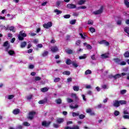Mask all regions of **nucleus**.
I'll return each mask as SVG.
<instances>
[{"instance_id": "obj_20", "label": "nucleus", "mask_w": 129, "mask_h": 129, "mask_svg": "<svg viewBox=\"0 0 129 129\" xmlns=\"http://www.w3.org/2000/svg\"><path fill=\"white\" fill-rule=\"evenodd\" d=\"M45 102H47V99L39 101L38 102V103L39 104H44V103H45Z\"/></svg>"}, {"instance_id": "obj_2", "label": "nucleus", "mask_w": 129, "mask_h": 129, "mask_svg": "<svg viewBox=\"0 0 129 129\" xmlns=\"http://www.w3.org/2000/svg\"><path fill=\"white\" fill-rule=\"evenodd\" d=\"M114 61L119 65H126V62L123 61H121L118 58H114Z\"/></svg>"}, {"instance_id": "obj_4", "label": "nucleus", "mask_w": 129, "mask_h": 129, "mask_svg": "<svg viewBox=\"0 0 129 129\" xmlns=\"http://www.w3.org/2000/svg\"><path fill=\"white\" fill-rule=\"evenodd\" d=\"M35 114H36V112L34 111L30 112L28 116V118L30 120L33 119V118H34Z\"/></svg>"}, {"instance_id": "obj_38", "label": "nucleus", "mask_w": 129, "mask_h": 129, "mask_svg": "<svg viewBox=\"0 0 129 129\" xmlns=\"http://www.w3.org/2000/svg\"><path fill=\"white\" fill-rule=\"evenodd\" d=\"M70 107L71 108H72V109H74V108H77V107H78V105H75V106H74L73 105H71L70 106Z\"/></svg>"}, {"instance_id": "obj_22", "label": "nucleus", "mask_w": 129, "mask_h": 129, "mask_svg": "<svg viewBox=\"0 0 129 129\" xmlns=\"http://www.w3.org/2000/svg\"><path fill=\"white\" fill-rule=\"evenodd\" d=\"M26 45H27V42H26V41L23 42L21 43V47L25 48V47H26Z\"/></svg>"}, {"instance_id": "obj_44", "label": "nucleus", "mask_w": 129, "mask_h": 129, "mask_svg": "<svg viewBox=\"0 0 129 129\" xmlns=\"http://www.w3.org/2000/svg\"><path fill=\"white\" fill-rule=\"evenodd\" d=\"M55 102H56V103H57V104H60V103H61L62 101L60 100V99H58L56 100Z\"/></svg>"}, {"instance_id": "obj_57", "label": "nucleus", "mask_w": 129, "mask_h": 129, "mask_svg": "<svg viewBox=\"0 0 129 129\" xmlns=\"http://www.w3.org/2000/svg\"><path fill=\"white\" fill-rule=\"evenodd\" d=\"M86 112L87 113H91V109H90V108L87 109L86 110Z\"/></svg>"}, {"instance_id": "obj_61", "label": "nucleus", "mask_w": 129, "mask_h": 129, "mask_svg": "<svg viewBox=\"0 0 129 129\" xmlns=\"http://www.w3.org/2000/svg\"><path fill=\"white\" fill-rule=\"evenodd\" d=\"M67 101H68V102H69V103H71V102H73V100H72L71 99H70V98H68V99H67Z\"/></svg>"}, {"instance_id": "obj_46", "label": "nucleus", "mask_w": 129, "mask_h": 129, "mask_svg": "<svg viewBox=\"0 0 129 129\" xmlns=\"http://www.w3.org/2000/svg\"><path fill=\"white\" fill-rule=\"evenodd\" d=\"M23 125L25 126H30V124L28 122H23Z\"/></svg>"}, {"instance_id": "obj_39", "label": "nucleus", "mask_w": 129, "mask_h": 129, "mask_svg": "<svg viewBox=\"0 0 129 129\" xmlns=\"http://www.w3.org/2000/svg\"><path fill=\"white\" fill-rule=\"evenodd\" d=\"M62 74H63V75H69L70 74V72L66 71L65 72H63L62 73Z\"/></svg>"}, {"instance_id": "obj_25", "label": "nucleus", "mask_w": 129, "mask_h": 129, "mask_svg": "<svg viewBox=\"0 0 129 129\" xmlns=\"http://www.w3.org/2000/svg\"><path fill=\"white\" fill-rule=\"evenodd\" d=\"M121 77V75L117 74L116 75L113 76V78H114V79H117V78H119Z\"/></svg>"}, {"instance_id": "obj_54", "label": "nucleus", "mask_w": 129, "mask_h": 129, "mask_svg": "<svg viewBox=\"0 0 129 129\" xmlns=\"http://www.w3.org/2000/svg\"><path fill=\"white\" fill-rule=\"evenodd\" d=\"M123 118H124L125 119H129V115H124L123 116Z\"/></svg>"}, {"instance_id": "obj_11", "label": "nucleus", "mask_w": 129, "mask_h": 129, "mask_svg": "<svg viewBox=\"0 0 129 129\" xmlns=\"http://www.w3.org/2000/svg\"><path fill=\"white\" fill-rule=\"evenodd\" d=\"M99 44H104L105 46H109V43L104 40H103L99 42Z\"/></svg>"}, {"instance_id": "obj_17", "label": "nucleus", "mask_w": 129, "mask_h": 129, "mask_svg": "<svg viewBox=\"0 0 129 129\" xmlns=\"http://www.w3.org/2000/svg\"><path fill=\"white\" fill-rule=\"evenodd\" d=\"M57 123H62L64 121V118H58L56 120Z\"/></svg>"}, {"instance_id": "obj_45", "label": "nucleus", "mask_w": 129, "mask_h": 129, "mask_svg": "<svg viewBox=\"0 0 129 129\" xmlns=\"http://www.w3.org/2000/svg\"><path fill=\"white\" fill-rule=\"evenodd\" d=\"M33 97V95H29V96H28L26 98L28 100H30V99H32Z\"/></svg>"}, {"instance_id": "obj_47", "label": "nucleus", "mask_w": 129, "mask_h": 129, "mask_svg": "<svg viewBox=\"0 0 129 129\" xmlns=\"http://www.w3.org/2000/svg\"><path fill=\"white\" fill-rule=\"evenodd\" d=\"M60 80V79L59 78H55L54 79V82H59Z\"/></svg>"}, {"instance_id": "obj_5", "label": "nucleus", "mask_w": 129, "mask_h": 129, "mask_svg": "<svg viewBox=\"0 0 129 129\" xmlns=\"http://www.w3.org/2000/svg\"><path fill=\"white\" fill-rule=\"evenodd\" d=\"M52 25V22H48L47 23L43 24V27H44L45 29H49V28H51Z\"/></svg>"}, {"instance_id": "obj_49", "label": "nucleus", "mask_w": 129, "mask_h": 129, "mask_svg": "<svg viewBox=\"0 0 129 129\" xmlns=\"http://www.w3.org/2000/svg\"><path fill=\"white\" fill-rule=\"evenodd\" d=\"M41 78H40V77H36L35 78V81H40L41 80Z\"/></svg>"}, {"instance_id": "obj_15", "label": "nucleus", "mask_w": 129, "mask_h": 129, "mask_svg": "<svg viewBox=\"0 0 129 129\" xmlns=\"http://www.w3.org/2000/svg\"><path fill=\"white\" fill-rule=\"evenodd\" d=\"M13 114H19L20 113V109H15L13 111Z\"/></svg>"}, {"instance_id": "obj_16", "label": "nucleus", "mask_w": 129, "mask_h": 129, "mask_svg": "<svg viewBox=\"0 0 129 129\" xmlns=\"http://www.w3.org/2000/svg\"><path fill=\"white\" fill-rule=\"evenodd\" d=\"M54 13H55L56 15H60V14H62V12L58 9L54 10Z\"/></svg>"}, {"instance_id": "obj_55", "label": "nucleus", "mask_w": 129, "mask_h": 129, "mask_svg": "<svg viewBox=\"0 0 129 129\" xmlns=\"http://www.w3.org/2000/svg\"><path fill=\"white\" fill-rule=\"evenodd\" d=\"M81 43V41L78 40L76 41V45H77V46H79V45H80Z\"/></svg>"}, {"instance_id": "obj_51", "label": "nucleus", "mask_w": 129, "mask_h": 129, "mask_svg": "<svg viewBox=\"0 0 129 129\" xmlns=\"http://www.w3.org/2000/svg\"><path fill=\"white\" fill-rule=\"evenodd\" d=\"M70 17H71L70 15H66L63 16V18L64 19H69Z\"/></svg>"}, {"instance_id": "obj_60", "label": "nucleus", "mask_w": 129, "mask_h": 129, "mask_svg": "<svg viewBox=\"0 0 129 129\" xmlns=\"http://www.w3.org/2000/svg\"><path fill=\"white\" fill-rule=\"evenodd\" d=\"M37 47H38V48H43V45L42 44H38Z\"/></svg>"}, {"instance_id": "obj_53", "label": "nucleus", "mask_w": 129, "mask_h": 129, "mask_svg": "<svg viewBox=\"0 0 129 129\" xmlns=\"http://www.w3.org/2000/svg\"><path fill=\"white\" fill-rule=\"evenodd\" d=\"M120 92L121 94H124V93H126V90H121Z\"/></svg>"}, {"instance_id": "obj_7", "label": "nucleus", "mask_w": 129, "mask_h": 129, "mask_svg": "<svg viewBox=\"0 0 129 129\" xmlns=\"http://www.w3.org/2000/svg\"><path fill=\"white\" fill-rule=\"evenodd\" d=\"M76 5L73 4H69L67 5L68 9H76Z\"/></svg>"}, {"instance_id": "obj_59", "label": "nucleus", "mask_w": 129, "mask_h": 129, "mask_svg": "<svg viewBox=\"0 0 129 129\" xmlns=\"http://www.w3.org/2000/svg\"><path fill=\"white\" fill-rule=\"evenodd\" d=\"M86 88L87 89H91V85H86Z\"/></svg>"}, {"instance_id": "obj_21", "label": "nucleus", "mask_w": 129, "mask_h": 129, "mask_svg": "<svg viewBox=\"0 0 129 129\" xmlns=\"http://www.w3.org/2000/svg\"><path fill=\"white\" fill-rule=\"evenodd\" d=\"M15 97V95H8L7 97H6V98H7V99H13V98Z\"/></svg>"}, {"instance_id": "obj_56", "label": "nucleus", "mask_w": 129, "mask_h": 129, "mask_svg": "<svg viewBox=\"0 0 129 129\" xmlns=\"http://www.w3.org/2000/svg\"><path fill=\"white\" fill-rule=\"evenodd\" d=\"M53 126L55 128H58V127H59V125H58V124L54 123L53 124Z\"/></svg>"}, {"instance_id": "obj_42", "label": "nucleus", "mask_w": 129, "mask_h": 129, "mask_svg": "<svg viewBox=\"0 0 129 129\" xmlns=\"http://www.w3.org/2000/svg\"><path fill=\"white\" fill-rule=\"evenodd\" d=\"M124 56L126 58H128V57H129V52L126 51V52H125V53L124 54Z\"/></svg>"}, {"instance_id": "obj_26", "label": "nucleus", "mask_w": 129, "mask_h": 129, "mask_svg": "<svg viewBox=\"0 0 129 129\" xmlns=\"http://www.w3.org/2000/svg\"><path fill=\"white\" fill-rule=\"evenodd\" d=\"M124 3L126 7L129 8V0H124Z\"/></svg>"}, {"instance_id": "obj_19", "label": "nucleus", "mask_w": 129, "mask_h": 129, "mask_svg": "<svg viewBox=\"0 0 129 129\" xmlns=\"http://www.w3.org/2000/svg\"><path fill=\"white\" fill-rule=\"evenodd\" d=\"M72 114L74 117H75L76 116H79V112H73L72 113Z\"/></svg>"}, {"instance_id": "obj_10", "label": "nucleus", "mask_w": 129, "mask_h": 129, "mask_svg": "<svg viewBox=\"0 0 129 129\" xmlns=\"http://www.w3.org/2000/svg\"><path fill=\"white\" fill-rule=\"evenodd\" d=\"M86 2H87V0H79L78 1V5H79V6H82V5H84Z\"/></svg>"}, {"instance_id": "obj_30", "label": "nucleus", "mask_w": 129, "mask_h": 129, "mask_svg": "<svg viewBox=\"0 0 129 129\" xmlns=\"http://www.w3.org/2000/svg\"><path fill=\"white\" fill-rule=\"evenodd\" d=\"M73 89H74V91H79V87H78L77 86H74L73 87Z\"/></svg>"}, {"instance_id": "obj_62", "label": "nucleus", "mask_w": 129, "mask_h": 129, "mask_svg": "<svg viewBox=\"0 0 129 129\" xmlns=\"http://www.w3.org/2000/svg\"><path fill=\"white\" fill-rule=\"evenodd\" d=\"M87 49H90V50H91V49H92V47L90 45H88L87 46Z\"/></svg>"}, {"instance_id": "obj_3", "label": "nucleus", "mask_w": 129, "mask_h": 129, "mask_svg": "<svg viewBox=\"0 0 129 129\" xmlns=\"http://www.w3.org/2000/svg\"><path fill=\"white\" fill-rule=\"evenodd\" d=\"M102 12H103V6H101L98 10L94 11L93 14L94 15H100V14H102Z\"/></svg>"}, {"instance_id": "obj_58", "label": "nucleus", "mask_w": 129, "mask_h": 129, "mask_svg": "<svg viewBox=\"0 0 129 129\" xmlns=\"http://www.w3.org/2000/svg\"><path fill=\"white\" fill-rule=\"evenodd\" d=\"M91 58L92 60H95L96 59L95 55L93 54V55H91Z\"/></svg>"}, {"instance_id": "obj_23", "label": "nucleus", "mask_w": 129, "mask_h": 129, "mask_svg": "<svg viewBox=\"0 0 129 129\" xmlns=\"http://www.w3.org/2000/svg\"><path fill=\"white\" fill-rule=\"evenodd\" d=\"M87 57V54H84L82 56H79V59L81 60L82 59H85Z\"/></svg>"}, {"instance_id": "obj_18", "label": "nucleus", "mask_w": 129, "mask_h": 129, "mask_svg": "<svg viewBox=\"0 0 129 129\" xmlns=\"http://www.w3.org/2000/svg\"><path fill=\"white\" fill-rule=\"evenodd\" d=\"M72 65L75 67V68H77L78 67V64L75 61H73L72 62Z\"/></svg>"}, {"instance_id": "obj_6", "label": "nucleus", "mask_w": 129, "mask_h": 129, "mask_svg": "<svg viewBox=\"0 0 129 129\" xmlns=\"http://www.w3.org/2000/svg\"><path fill=\"white\" fill-rule=\"evenodd\" d=\"M4 47H5V50L6 51H8V50L10 49V45L9 44V41H6L4 43L3 45Z\"/></svg>"}, {"instance_id": "obj_27", "label": "nucleus", "mask_w": 129, "mask_h": 129, "mask_svg": "<svg viewBox=\"0 0 129 129\" xmlns=\"http://www.w3.org/2000/svg\"><path fill=\"white\" fill-rule=\"evenodd\" d=\"M9 29L10 31H12V32H13V33L16 32V29H15V27H14V26H11L9 28Z\"/></svg>"}, {"instance_id": "obj_40", "label": "nucleus", "mask_w": 129, "mask_h": 129, "mask_svg": "<svg viewBox=\"0 0 129 129\" xmlns=\"http://www.w3.org/2000/svg\"><path fill=\"white\" fill-rule=\"evenodd\" d=\"M91 70H88L85 72V74H86V75H88V74H91Z\"/></svg>"}, {"instance_id": "obj_12", "label": "nucleus", "mask_w": 129, "mask_h": 129, "mask_svg": "<svg viewBox=\"0 0 129 129\" xmlns=\"http://www.w3.org/2000/svg\"><path fill=\"white\" fill-rule=\"evenodd\" d=\"M42 125H43V126H49V125H50V122L43 121L42 123Z\"/></svg>"}, {"instance_id": "obj_32", "label": "nucleus", "mask_w": 129, "mask_h": 129, "mask_svg": "<svg viewBox=\"0 0 129 129\" xmlns=\"http://www.w3.org/2000/svg\"><path fill=\"white\" fill-rule=\"evenodd\" d=\"M87 7L86 6H81L78 8H77L78 10H85V9H87Z\"/></svg>"}, {"instance_id": "obj_43", "label": "nucleus", "mask_w": 129, "mask_h": 129, "mask_svg": "<svg viewBox=\"0 0 129 129\" xmlns=\"http://www.w3.org/2000/svg\"><path fill=\"white\" fill-rule=\"evenodd\" d=\"M72 97H73V98H75V99H78V97H77V95L76 94H72Z\"/></svg>"}, {"instance_id": "obj_33", "label": "nucleus", "mask_w": 129, "mask_h": 129, "mask_svg": "<svg viewBox=\"0 0 129 129\" xmlns=\"http://www.w3.org/2000/svg\"><path fill=\"white\" fill-rule=\"evenodd\" d=\"M48 53H49V52L48 51H44L42 55L43 57H46V56H47Z\"/></svg>"}, {"instance_id": "obj_64", "label": "nucleus", "mask_w": 129, "mask_h": 129, "mask_svg": "<svg viewBox=\"0 0 129 129\" xmlns=\"http://www.w3.org/2000/svg\"><path fill=\"white\" fill-rule=\"evenodd\" d=\"M29 35H30V36L32 37H34V36H36V33H29Z\"/></svg>"}, {"instance_id": "obj_24", "label": "nucleus", "mask_w": 129, "mask_h": 129, "mask_svg": "<svg viewBox=\"0 0 129 129\" xmlns=\"http://www.w3.org/2000/svg\"><path fill=\"white\" fill-rule=\"evenodd\" d=\"M119 104L122 105V104H126V101L125 100H120L119 101Z\"/></svg>"}, {"instance_id": "obj_36", "label": "nucleus", "mask_w": 129, "mask_h": 129, "mask_svg": "<svg viewBox=\"0 0 129 129\" xmlns=\"http://www.w3.org/2000/svg\"><path fill=\"white\" fill-rule=\"evenodd\" d=\"M114 115H115V116H117V115H119V112L117 110H115L114 112Z\"/></svg>"}, {"instance_id": "obj_1", "label": "nucleus", "mask_w": 129, "mask_h": 129, "mask_svg": "<svg viewBox=\"0 0 129 129\" xmlns=\"http://www.w3.org/2000/svg\"><path fill=\"white\" fill-rule=\"evenodd\" d=\"M23 37H27V34L25 33V31H21L20 34L18 35V39L20 41H23L24 40Z\"/></svg>"}, {"instance_id": "obj_28", "label": "nucleus", "mask_w": 129, "mask_h": 129, "mask_svg": "<svg viewBox=\"0 0 129 129\" xmlns=\"http://www.w3.org/2000/svg\"><path fill=\"white\" fill-rule=\"evenodd\" d=\"M124 31L125 33H126L127 35H129V27H125L124 28Z\"/></svg>"}, {"instance_id": "obj_29", "label": "nucleus", "mask_w": 129, "mask_h": 129, "mask_svg": "<svg viewBox=\"0 0 129 129\" xmlns=\"http://www.w3.org/2000/svg\"><path fill=\"white\" fill-rule=\"evenodd\" d=\"M8 54H9V55L12 56L15 54V51L14 50H10L8 51Z\"/></svg>"}, {"instance_id": "obj_48", "label": "nucleus", "mask_w": 129, "mask_h": 129, "mask_svg": "<svg viewBox=\"0 0 129 129\" xmlns=\"http://www.w3.org/2000/svg\"><path fill=\"white\" fill-rule=\"evenodd\" d=\"M89 30L90 32H91V33H94L95 32V29H94V28H90Z\"/></svg>"}, {"instance_id": "obj_34", "label": "nucleus", "mask_w": 129, "mask_h": 129, "mask_svg": "<svg viewBox=\"0 0 129 129\" xmlns=\"http://www.w3.org/2000/svg\"><path fill=\"white\" fill-rule=\"evenodd\" d=\"M66 51L68 54H72V53H73V50L71 49H67Z\"/></svg>"}, {"instance_id": "obj_63", "label": "nucleus", "mask_w": 129, "mask_h": 129, "mask_svg": "<svg viewBox=\"0 0 129 129\" xmlns=\"http://www.w3.org/2000/svg\"><path fill=\"white\" fill-rule=\"evenodd\" d=\"M68 82H71L72 81V78H69L67 79Z\"/></svg>"}, {"instance_id": "obj_52", "label": "nucleus", "mask_w": 129, "mask_h": 129, "mask_svg": "<svg viewBox=\"0 0 129 129\" xmlns=\"http://www.w3.org/2000/svg\"><path fill=\"white\" fill-rule=\"evenodd\" d=\"M72 129H79V126L78 125H74L72 127Z\"/></svg>"}, {"instance_id": "obj_13", "label": "nucleus", "mask_w": 129, "mask_h": 129, "mask_svg": "<svg viewBox=\"0 0 129 129\" xmlns=\"http://www.w3.org/2000/svg\"><path fill=\"white\" fill-rule=\"evenodd\" d=\"M101 56L103 59H105V58H108L109 57V54L108 53H104L101 54Z\"/></svg>"}, {"instance_id": "obj_9", "label": "nucleus", "mask_w": 129, "mask_h": 129, "mask_svg": "<svg viewBox=\"0 0 129 129\" xmlns=\"http://www.w3.org/2000/svg\"><path fill=\"white\" fill-rule=\"evenodd\" d=\"M58 50V47L56 46H51V51L53 53H56V52H57Z\"/></svg>"}, {"instance_id": "obj_37", "label": "nucleus", "mask_w": 129, "mask_h": 129, "mask_svg": "<svg viewBox=\"0 0 129 129\" xmlns=\"http://www.w3.org/2000/svg\"><path fill=\"white\" fill-rule=\"evenodd\" d=\"M71 63H72V61H71V60L70 59H68L66 61V64H67V65H70V64H71Z\"/></svg>"}, {"instance_id": "obj_14", "label": "nucleus", "mask_w": 129, "mask_h": 129, "mask_svg": "<svg viewBox=\"0 0 129 129\" xmlns=\"http://www.w3.org/2000/svg\"><path fill=\"white\" fill-rule=\"evenodd\" d=\"M49 88L48 87H44V88H41L40 90L42 92H47V91L49 90Z\"/></svg>"}, {"instance_id": "obj_50", "label": "nucleus", "mask_w": 129, "mask_h": 129, "mask_svg": "<svg viewBox=\"0 0 129 129\" xmlns=\"http://www.w3.org/2000/svg\"><path fill=\"white\" fill-rule=\"evenodd\" d=\"M88 25H93V21L90 20L88 21Z\"/></svg>"}, {"instance_id": "obj_31", "label": "nucleus", "mask_w": 129, "mask_h": 129, "mask_svg": "<svg viewBox=\"0 0 129 129\" xmlns=\"http://www.w3.org/2000/svg\"><path fill=\"white\" fill-rule=\"evenodd\" d=\"M71 25H75L76 24V20H72L70 22Z\"/></svg>"}, {"instance_id": "obj_35", "label": "nucleus", "mask_w": 129, "mask_h": 129, "mask_svg": "<svg viewBox=\"0 0 129 129\" xmlns=\"http://www.w3.org/2000/svg\"><path fill=\"white\" fill-rule=\"evenodd\" d=\"M7 17L9 18V20H13L14 19V15H11V14H8L7 15Z\"/></svg>"}, {"instance_id": "obj_8", "label": "nucleus", "mask_w": 129, "mask_h": 129, "mask_svg": "<svg viewBox=\"0 0 129 129\" xmlns=\"http://www.w3.org/2000/svg\"><path fill=\"white\" fill-rule=\"evenodd\" d=\"M113 105L115 107H118V106H119V105H120L119 101H118V100H116L113 101Z\"/></svg>"}, {"instance_id": "obj_41", "label": "nucleus", "mask_w": 129, "mask_h": 129, "mask_svg": "<svg viewBox=\"0 0 129 129\" xmlns=\"http://www.w3.org/2000/svg\"><path fill=\"white\" fill-rule=\"evenodd\" d=\"M79 117L80 119H83V118L85 117V115H83L82 114L79 115Z\"/></svg>"}]
</instances>
